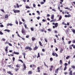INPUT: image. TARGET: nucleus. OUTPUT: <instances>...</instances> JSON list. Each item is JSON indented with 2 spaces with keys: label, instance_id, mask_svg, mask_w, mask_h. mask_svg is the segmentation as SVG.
<instances>
[{
  "label": "nucleus",
  "instance_id": "1",
  "mask_svg": "<svg viewBox=\"0 0 75 75\" xmlns=\"http://www.w3.org/2000/svg\"><path fill=\"white\" fill-rule=\"evenodd\" d=\"M30 68H33V70H34L35 69V68H36V65L34 64H31L30 66Z\"/></svg>",
  "mask_w": 75,
  "mask_h": 75
},
{
  "label": "nucleus",
  "instance_id": "2",
  "mask_svg": "<svg viewBox=\"0 0 75 75\" xmlns=\"http://www.w3.org/2000/svg\"><path fill=\"white\" fill-rule=\"evenodd\" d=\"M21 32H22V33L23 34V35H26V33H27V32H25V30L24 29H22Z\"/></svg>",
  "mask_w": 75,
  "mask_h": 75
},
{
  "label": "nucleus",
  "instance_id": "3",
  "mask_svg": "<svg viewBox=\"0 0 75 75\" xmlns=\"http://www.w3.org/2000/svg\"><path fill=\"white\" fill-rule=\"evenodd\" d=\"M23 65L24 68L23 69V70H25V69H26V68H27V67H26V65H25V63H23Z\"/></svg>",
  "mask_w": 75,
  "mask_h": 75
},
{
  "label": "nucleus",
  "instance_id": "4",
  "mask_svg": "<svg viewBox=\"0 0 75 75\" xmlns=\"http://www.w3.org/2000/svg\"><path fill=\"white\" fill-rule=\"evenodd\" d=\"M56 55V57H58V54H57L56 53H54V52H53L52 53V55H53V56H55Z\"/></svg>",
  "mask_w": 75,
  "mask_h": 75
},
{
  "label": "nucleus",
  "instance_id": "5",
  "mask_svg": "<svg viewBox=\"0 0 75 75\" xmlns=\"http://www.w3.org/2000/svg\"><path fill=\"white\" fill-rule=\"evenodd\" d=\"M13 11H14V13H20V11L18 10H13Z\"/></svg>",
  "mask_w": 75,
  "mask_h": 75
},
{
  "label": "nucleus",
  "instance_id": "6",
  "mask_svg": "<svg viewBox=\"0 0 75 75\" xmlns=\"http://www.w3.org/2000/svg\"><path fill=\"white\" fill-rule=\"evenodd\" d=\"M38 48V47L37 46H35V47L33 48L34 50H37Z\"/></svg>",
  "mask_w": 75,
  "mask_h": 75
},
{
  "label": "nucleus",
  "instance_id": "7",
  "mask_svg": "<svg viewBox=\"0 0 75 75\" xmlns=\"http://www.w3.org/2000/svg\"><path fill=\"white\" fill-rule=\"evenodd\" d=\"M33 74V72L31 71H28V75H31Z\"/></svg>",
  "mask_w": 75,
  "mask_h": 75
},
{
  "label": "nucleus",
  "instance_id": "8",
  "mask_svg": "<svg viewBox=\"0 0 75 75\" xmlns=\"http://www.w3.org/2000/svg\"><path fill=\"white\" fill-rule=\"evenodd\" d=\"M59 70V68H57L56 70L55 71V73L58 74V70Z\"/></svg>",
  "mask_w": 75,
  "mask_h": 75
},
{
  "label": "nucleus",
  "instance_id": "9",
  "mask_svg": "<svg viewBox=\"0 0 75 75\" xmlns=\"http://www.w3.org/2000/svg\"><path fill=\"white\" fill-rule=\"evenodd\" d=\"M7 73H8V74H10V75H13V73H12L10 71H8Z\"/></svg>",
  "mask_w": 75,
  "mask_h": 75
},
{
  "label": "nucleus",
  "instance_id": "10",
  "mask_svg": "<svg viewBox=\"0 0 75 75\" xmlns=\"http://www.w3.org/2000/svg\"><path fill=\"white\" fill-rule=\"evenodd\" d=\"M39 43L40 46H41V47H42V46H43V45H42V43H41V41H39Z\"/></svg>",
  "mask_w": 75,
  "mask_h": 75
},
{
  "label": "nucleus",
  "instance_id": "11",
  "mask_svg": "<svg viewBox=\"0 0 75 75\" xmlns=\"http://www.w3.org/2000/svg\"><path fill=\"white\" fill-rule=\"evenodd\" d=\"M56 21V19H52L50 21V22H55Z\"/></svg>",
  "mask_w": 75,
  "mask_h": 75
},
{
  "label": "nucleus",
  "instance_id": "12",
  "mask_svg": "<svg viewBox=\"0 0 75 75\" xmlns=\"http://www.w3.org/2000/svg\"><path fill=\"white\" fill-rule=\"evenodd\" d=\"M37 70L38 72H40V68L39 67H38L37 68Z\"/></svg>",
  "mask_w": 75,
  "mask_h": 75
},
{
  "label": "nucleus",
  "instance_id": "13",
  "mask_svg": "<svg viewBox=\"0 0 75 75\" xmlns=\"http://www.w3.org/2000/svg\"><path fill=\"white\" fill-rule=\"evenodd\" d=\"M58 23H55V28H57V27H58Z\"/></svg>",
  "mask_w": 75,
  "mask_h": 75
},
{
  "label": "nucleus",
  "instance_id": "14",
  "mask_svg": "<svg viewBox=\"0 0 75 75\" xmlns=\"http://www.w3.org/2000/svg\"><path fill=\"white\" fill-rule=\"evenodd\" d=\"M64 51V50L63 49H62V48H61L60 50V53H62V51Z\"/></svg>",
  "mask_w": 75,
  "mask_h": 75
},
{
  "label": "nucleus",
  "instance_id": "15",
  "mask_svg": "<svg viewBox=\"0 0 75 75\" xmlns=\"http://www.w3.org/2000/svg\"><path fill=\"white\" fill-rule=\"evenodd\" d=\"M69 75H72V71H71L69 72Z\"/></svg>",
  "mask_w": 75,
  "mask_h": 75
},
{
  "label": "nucleus",
  "instance_id": "16",
  "mask_svg": "<svg viewBox=\"0 0 75 75\" xmlns=\"http://www.w3.org/2000/svg\"><path fill=\"white\" fill-rule=\"evenodd\" d=\"M16 68H20V67L19 64H18L16 65Z\"/></svg>",
  "mask_w": 75,
  "mask_h": 75
},
{
  "label": "nucleus",
  "instance_id": "17",
  "mask_svg": "<svg viewBox=\"0 0 75 75\" xmlns=\"http://www.w3.org/2000/svg\"><path fill=\"white\" fill-rule=\"evenodd\" d=\"M19 69H20V68H16L15 69V71L16 72L18 71V70H19Z\"/></svg>",
  "mask_w": 75,
  "mask_h": 75
},
{
  "label": "nucleus",
  "instance_id": "18",
  "mask_svg": "<svg viewBox=\"0 0 75 75\" xmlns=\"http://www.w3.org/2000/svg\"><path fill=\"white\" fill-rule=\"evenodd\" d=\"M51 18L52 19H54V14H53L52 15Z\"/></svg>",
  "mask_w": 75,
  "mask_h": 75
},
{
  "label": "nucleus",
  "instance_id": "19",
  "mask_svg": "<svg viewBox=\"0 0 75 75\" xmlns=\"http://www.w3.org/2000/svg\"><path fill=\"white\" fill-rule=\"evenodd\" d=\"M5 18H8V14H6L5 15Z\"/></svg>",
  "mask_w": 75,
  "mask_h": 75
},
{
  "label": "nucleus",
  "instance_id": "20",
  "mask_svg": "<svg viewBox=\"0 0 75 75\" xmlns=\"http://www.w3.org/2000/svg\"><path fill=\"white\" fill-rule=\"evenodd\" d=\"M62 61V60H60V65H62L63 64Z\"/></svg>",
  "mask_w": 75,
  "mask_h": 75
},
{
  "label": "nucleus",
  "instance_id": "21",
  "mask_svg": "<svg viewBox=\"0 0 75 75\" xmlns=\"http://www.w3.org/2000/svg\"><path fill=\"white\" fill-rule=\"evenodd\" d=\"M32 40L33 41H34V40H35V38L34 37H32Z\"/></svg>",
  "mask_w": 75,
  "mask_h": 75
},
{
  "label": "nucleus",
  "instance_id": "22",
  "mask_svg": "<svg viewBox=\"0 0 75 75\" xmlns=\"http://www.w3.org/2000/svg\"><path fill=\"white\" fill-rule=\"evenodd\" d=\"M14 54H16V55L19 54V53L18 52H14Z\"/></svg>",
  "mask_w": 75,
  "mask_h": 75
},
{
  "label": "nucleus",
  "instance_id": "23",
  "mask_svg": "<svg viewBox=\"0 0 75 75\" xmlns=\"http://www.w3.org/2000/svg\"><path fill=\"white\" fill-rule=\"evenodd\" d=\"M44 62V65L45 66V67H47V68H48V66L46 65V64H45V62Z\"/></svg>",
  "mask_w": 75,
  "mask_h": 75
},
{
  "label": "nucleus",
  "instance_id": "24",
  "mask_svg": "<svg viewBox=\"0 0 75 75\" xmlns=\"http://www.w3.org/2000/svg\"><path fill=\"white\" fill-rule=\"evenodd\" d=\"M39 57H40V53H38V56L37 57V58H38Z\"/></svg>",
  "mask_w": 75,
  "mask_h": 75
},
{
  "label": "nucleus",
  "instance_id": "25",
  "mask_svg": "<svg viewBox=\"0 0 75 75\" xmlns=\"http://www.w3.org/2000/svg\"><path fill=\"white\" fill-rule=\"evenodd\" d=\"M61 19H62V16H59V21H60V20H61Z\"/></svg>",
  "mask_w": 75,
  "mask_h": 75
},
{
  "label": "nucleus",
  "instance_id": "26",
  "mask_svg": "<svg viewBox=\"0 0 75 75\" xmlns=\"http://www.w3.org/2000/svg\"><path fill=\"white\" fill-rule=\"evenodd\" d=\"M71 46L73 47V48H74V49H75V45H74L73 44L71 45Z\"/></svg>",
  "mask_w": 75,
  "mask_h": 75
},
{
  "label": "nucleus",
  "instance_id": "27",
  "mask_svg": "<svg viewBox=\"0 0 75 75\" xmlns=\"http://www.w3.org/2000/svg\"><path fill=\"white\" fill-rule=\"evenodd\" d=\"M71 68H73V69H75V66H71Z\"/></svg>",
  "mask_w": 75,
  "mask_h": 75
},
{
  "label": "nucleus",
  "instance_id": "28",
  "mask_svg": "<svg viewBox=\"0 0 75 75\" xmlns=\"http://www.w3.org/2000/svg\"><path fill=\"white\" fill-rule=\"evenodd\" d=\"M69 57H70V56H67V57H66V59H69Z\"/></svg>",
  "mask_w": 75,
  "mask_h": 75
},
{
  "label": "nucleus",
  "instance_id": "29",
  "mask_svg": "<svg viewBox=\"0 0 75 75\" xmlns=\"http://www.w3.org/2000/svg\"><path fill=\"white\" fill-rule=\"evenodd\" d=\"M29 47H28V46H26V47H25V50H28V49H29Z\"/></svg>",
  "mask_w": 75,
  "mask_h": 75
},
{
  "label": "nucleus",
  "instance_id": "30",
  "mask_svg": "<svg viewBox=\"0 0 75 75\" xmlns=\"http://www.w3.org/2000/svg\"><path fill=\"white\" fill-rule=\"evenodd\" d=\"M62 24L64 25H67V24L65 23L64 22H63L62 23Z\"/></svg>",
  "mask_w": 75,
  "mask_h": 75
},
{
  "label": "nucleus",
  "instance_id": "31",
  "mask_svg": "<svg viewBox=\"0 0 75 75\" xmlns=\"http://www.w3.org/2000/svg\"><path fill=\"white\" fill-rule=\"evenodd\" d=\"M24 27L26 29L27 28V25L26 24L24 25Z\"/></svg>",
  "mask_w": 75,
  "mask_h": 75
},
{
  "label": "nucleus",
  "instance_id": "32",
  "mask_svg": "<svg viewBox=\"0 0 75 75\" xmlns=\"http://www.w3.org/2000/svg\"><path fill=\"white\" fill-rule=\"evenodd\" d=\"M18 61H20V62H22V63H23V61L22 60L19 59Z\"/></svg>",
  "mask_w": 75,
  "mask_h": 75
},
{
  "label": "nucleus",
  "instance_id": "33",
  "mask_svg": "<svg viewBox=\"0 0 75 75\" xmlns=\"http://www.w3.org/2000/svg\"><path fill=\"white\" fill-rule=\"evenodd\" d=\"M50 60L51 61H53V59L52 57H51L50 58Z\"/></svg>",
  "mask_w": 75,
  "mask_h": 75
},
{
  "label": "nucleus",
  "instance_id": "34",
  "mask_svg": "<svg viewBox=\"0 0 75 75\" xmlns=\"http://www.w3.org/2000/svg\"><path fill=\"white\" fill-rule=\"evenodd\" d=\"M64 65L65 66V67H67V66L68 65V64L65 63L64 64Z\"/></svg>",
  "mask_w": 75,
  "mask_h": 75
},
{
  "label": "nucleus",
  "instance_id": "35",
  "mask_svg": "<svg viewBox=\"0 0 75 75\" xmlns=\"http://www.w3.org/2000/svg\"><path fill=\"white\" fill-rule=\"evenodd\" d=\"M0 34L1 35H3V33L1 31H0Z\"/></svg>",
  "mask_w": 75,
  "mask_h": 75
},
{
  "label": "nucleus",
  "instance_id": "36",
  "mask_svg": "<svg viewBox=\"0 0 75 75\" xmlns=\"http://www.w3.org/2000/svg\"><path fill=\"white\" fill-rule=\"evenodd\" d=\"M47 31H52V29H47Z\"/></svg>",
  "mask_w": 75,
  "mask_h": 75
},
{
  "label": "nucleus",
  "instance_id": "37",
  "mask_svg": "<svg viewBox=\"0 0 75 75\" xmlns=\"http://www.w3.org/2000/svg\"><path fill=\"white\" fill-rule=\"evenodd\" d=\"M67 69V67H65L64 69V70L65 71V70H66V69Z\"/></svg>",
  "mask_w": 75,
  "mask_h": 75
},
{
  "label": "nucleus",
  "instance_id": "38",
  "mask_svg": "<svg viewBox=\"0 0 75 75\" xmlns=\"http://www.w3.org/2000/svg\"><path fill=\"white\" fill-rule=\"evenodd\" d=\"M1 11L3 12V13H5V12L4 11V10H3V9H1Z\"/></svg>",
  "mask_w": 75,
  "mask_h": 75
},
{
  "label": "nucleus",
  "instance_id": "39",
  "mask_svg": "<svg viewBox=\"0 0 75 75\" xmlns=\"http://www.w3.org/2000/svg\"><path fill=\"white\" fill-rule=\"evenodd\" d=\"M71 17V15L70 14H68L67 15V17Z\"/></svg>",
  "mask_w": 75,
  "mask_h": 75
},
{
  "label": "nucleus",
  "instance_id": "40",
  "mask_svg": "<svg viewBox=\"0 0 75 75\" xmlns=\"http://www.w3.org/2000/svg\"><path fill=\"white\" fill-rule=\"evenodd\" d=\"M29 50H30V51H31V50H32V48H31V47H29Z\"/></svg>",
  "mask_w": 75,
  "mask_h": 75
},
{
  "label": "nucleus",
  "instance_id": "41",
  "mask_svg": "<svg viewBox=\"0 0 75 75\" xmlns=\"http://www.w3.org/2000/svg\"><path fill=\"white\" fill-rule=\"evenodd\" d=\"M72 31L73 33H74V34H75V30H72Z\"/></svg>",
  "mask_w": 75,
  "mask_h": 75
},
{
  "label": "nucleus",
  "instance_id": "42",
  "mask_svg": "<svg viewBox=\"0 0 75 75\" xmlns=\"http://www.w3.org/2000/svg\"><path fill=\"white\" fill-rule=\"evenodd\" d=\"M30 29L31 31H34V29H33V28H31Z\"/></svg>",
  "mask_w": 75,
  "mask_h": 75
},
{
  "label": "nucleus",
  "instance_id": "43",
  "mask_svg": "<svg viewBox=\"0 0 75 75\" xmlns=\"http://www.w3.org/2000/svg\"><path fill=\"white\" fill-rule=\"evenodd\" d=\"M8 44L9 45V46H12V44H11L9 43H8Z\"/></svg>",
  "mask_w": 75,
  "mask_h": 75
},
{
  "label": "nucleus",
  "instance_id": "44",
  "mask_svg": "<svg viewBox=\"0 0 75 75\" xmlns=\"http://www.w3.org/2000/svg\"><path fill=\"white\" fill-rule=\"evenodd\" d=\"M12 59H13V62H14V61L15 60V57H13Z\"/></svg>",
  "mask_w": 75,
  "mask_h": 75
},
{
  "label": "nucleus",
  "instance_id": "45",
  "mask_svg": "<svg viewBox=\"0 0 75 75\" xmlns=\"http://www.w3.org/2000/svg\"><path fill=\"white\" fill-rule=\"evenodd\" d=\"M45 42H47V38H45Z\"/></svg>",
  "mask_w": 75,
  "mask_h": 75
},
{
  "label": "nucleus",
  "instance_id": "46",
  "mask_svg": "<svg viewBox=\"0 0 75 75\" xmlns=\"http://www.w3.org/2000/svg\"><path fill=\"white\" fill-rule=\"evenodd\" d=\"M16 6L18 8H19V5H18V3L16 4Z\"/></svg>",
  "mask_w": 75,
  "mask_h": 75
},
{
  "label": "nucleus",
  "instance_id": "47",
  "mask_svg": "<svg viewBox=\"0 0 75 75\" xmlns=\"http://www.w3.org/2000/svg\"><path fill=\"white\" fill-rule=\"evenodd\" d=\"M5 43V44H8L9 43L8 42H6Z\"/></svg>",
  "mask_w": 75,
  "mask_h": 75
},
{
  "label": "nucleus",
  "instance_id": "48",
  "mask_svg": "<svg viewBox=\"0 0 75 75\" xmlns=\"http://www.w3.org/2000/svg\"><path fill=\"white\" fill-rule=\"evenodd\" d=\"M40 31H41V32H43L44 30L43 29H40Z\"/></svg>",
  "mask_w": 75,
  "mask_h": 75
},
{
  "label": "nucleus",
  "instance_id": "49",
  "mask_svg": "<svg viewBox=\"0 0 75 75\" xmlns=\"http://www.w3.org/2000/svg\"><path fill=\"white\" fill-rule=\"evenodd\" d=\"M64 74H65V75H67V74H68V72H65L64 73Z\"/></svg>",
  "mask_w": 75,
  "mask_h": 75
},
{
  "label": "nucleus",
  "instance_id": "50",
  "mask_svg": "<svg viewBox=\"0 0 75 75\" xmlns=\"http://www.w3.org/2000/svg\"><path fill=\"white\" fill-rule=\"evenodd\" d=\"M49 70H50V71H52V69L50 68L49 69Z\"/></svg>",
  "mask_w": 75,
  "mask_h": 75
},
{
  "label": "nucleus",
  "instance_id": "51",
  "mask_svg": "<svg viewBox=\"0 0 75 75\" xmlns=\"http://www.w3.org/2000/svg\"><path fill=\"white\" fill-rule=\"evenodd\" d=\"M69 48H70V50H72V47H71V45L69 46Z\"/></svg>",
  "mask_w": 75,
  "mask_h": 75
},
{
  "label": "nucleus",
  "instance_id": "52",
  "mask_svg": "<svg viewBox=\"0 0 75 75\" xmlns=\"http://www.w3.org/2000/svg\"><path fill=\"white\" fill-rule=\"evenodd\" d=\"M6 49H8V46H7L6 48H5Z\"/></svg>",
  "mask_w": 75,
  "mask_h": 75
},
{
  "label": "nucleus",
  "instance_id": "53",
  "mask_svg": "<svg viewBox=\"0 0 75 75\" xmlns=\"http://www.w3.org/2000/svg\"><path fill=\"white\" fill-rule=\"evenodd\" d=\"M35 6H36V5H35V4H33V7H35Z\"/></svg>",
  "mask_w": 75,
  "mask_h": 75
},
{
  "label": "nucleus",
  "instance_id": "54",
  "mask_svg": "<svg viewBox=\"0 0 75 75\" xmlns=\"http://www.w3.org/2000/svg\"><path fill=\"white\" fill-rule=\"evenodd\" d=\"M26 8H30V7L29 6H27L26 7Z\"/></svg>",
  "mask_w": 75,
  "mask_h": 75
},
{
  "label": "nucleus",
  "instance_id": "55",
  "mask_svg": "<svg viewBox=\"0 0 75 75\" xmlns=\"http://www.w3.org/2000/svg\"><path fill=\"white\" fill-rule=\"evenodd\" d=\"M52 11H56V10L54 9H52Z\"/></svg>",
  "mask_w": 75,
  "mask_h": 75
},
{
  "label": "nucleus",
  "instance_id": "56",
  "mask_svg": "<svg viewBox=\"0 0 75 75\" xmlns=\"http://www.w3.org/2000/svg\"><path fill=\"white\" fill-rule=\"evenodd\" d=\"M43 75H48V74L45 73H43Z\"/></svg>",
  "mask_w": 75,
  "mask_h": 75
},
{
  "label": "nucleus",
  "instance_id": "57",
  "mask_svg": "<svg viewBox=\"0 0 75 75\" xmlns=\"http://www.w3.org/2000/svg\"><path fill=\"white\" fill-rule=\"evenodd\" d=\"M42 52H45V50L44 49H42Z\"/></svg>",
  "mask_w": 75,
  "mask_h": 75
},
{
  "label": "nucleus",
  "instance_id": "58",
  "mask_svg": "<svg viewBox=\"0 0 75 75\" xmlns=\"http://www.w3.org/2000/svg\"><path fill=\"white\" fill-rule=\"evenodd\" d=\"M21 38L24 41H25V38H22L21 37Z\"/></svg>",
  "mask_w": 75,
  "mask_h": 75
},
{
  "label": "nucleus",
  "instance_id": "59",
  "mask_svg": "<svg viewBox=\"0 0 75 75\" xmlns=\"http://www.w3.org/2000/svg\"><path fill=\"white\" fill-rule=\"evenodd\" d=\"M15 23H16V24H18V21H15Z\"/></svg>",
  "mask_w": 75,
  "mask_h": 75
},
{
  "label": "nucleus",
  "instance_id": "60",
  "mask_svg": "<svg viewBox=\"0 0 75 75\" xmlns=\"http://www.w3.org/2000/svg\"><path fill=\"white\" fill-rule=\"evenodd\" d=\"M29 37V35H27L26 36V38H28Z\"/></svg>",
  "mask_w": 75,
  "mask_h": 75
},
{
  "label": "nucleus",
  "instance_id": "61",
  "mask_svg": "<svg viewBox=\"0 0 75 75\" xmlns=\"http://www.w3.org/2000/svg\"><path fill=\"white\" fill-rule=\"evenodd\" d=\"M0 27H4V26H3V25H0Z\"/></svg>",
  "mask_w": 75,
  "mask_h": 75
},
{
  "label": "nucleus",
  "instance_id": "62",
  "mask_svg": "<svg viewBox=\"0 0 75 75\" xmlns=\"http://www.w3.org/2000/svg\"><path fill=\"white\" fill-rule=\"evenodd\" d=\"M72 43H73V44H74V43H75V40H73Z\"/></svg>",
  "mask_w": 75,
  "mask_h": 75
},
{
  "label": "nucleus",
  "instance_id": "63",
  "mask_svg": "<svg viewBox=\"0 0 75 75\" xmlns=\"http://www.w3.org/2000/svg\"><path fill=\"white\" fill-rule=\"evenodd\" d=\"M71 41H69L68 42V44H71Z\"/></svg>",
  "mask_w": 75,
  "mask_h": 75
},
{
  "label": "nucleus",
  "instance_id": "64",
  "mask_svg": "<svg viewBox=\"0 0 75 75\" xmlns=\"http://www.w3.org/2000/svg\"><path fill=\"white\" fill-rule=\"evenodd\" d=\"M42 21L43 22H45V19H43L42 20Z\"/></svg>",
  "mask_w": 75,
  "mask_h": 75
}]
</instances>
